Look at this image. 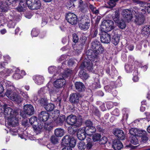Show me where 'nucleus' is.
I'll return each instance as SVG.
<instances>
[{
  "mask_svg": "<svg viewBox=\"0 0 150 150\" xmlns=\"http://www.w3.org/2000/svg\"><path fill=\"white\" fill-rule=\"evenodd\" d=\"M1 82L4 88H8L5 93V95L8 98L18 103H20L23 101V98L13 91L15 90V88L11 81L4 79Z\"/></svg>",
  "mask_w": 150,
  "mask_h": 150,
  "instance_id": "nucleus-1",
  "label": "nucleus"
},
{
  "mask_svg": "<svg viewBox=\"0 0 150 150\" xmlns=\"http://www.w3.org/2000/svg\"><path fill=\"white\" fill-rule=\"evenodd\" d=\"M4 114L5 119L7 120L11 119L14 117L19 116V114L17 110H13L10 107H5Z\"/></svg>",
  "mask_w": 150,
  "mask_h": 150,
  "instance_id": "nucleus-2",
  "label": "nucleus"
},
{
  "mask_svg": "<svg viewBox=\"0 0 150 150\" xmlns=\"http://www.w3.org/2000/svg\"><path fill=\"white\" fill-rule=\"evenodd\" d=\"M114 27V23L112 21L105 20L102 23L101 30L102 31L108 32L111 30Z\"/></svg>",
  "mask_w": 150,
  "mask_h": 150,
  "instance_id": "nucleus-3",
  "label": "nucleus"
},
{
  "mask_svg": "<svg viewBox=\"0 0 150 150\" xmlns=\"http://www.w3.org/2000/svg\"><path fill=\"white\" fill-rule=\"evenodd\" d=\"M28 7L31 10H37L40 8L41 5L39 0H26Z\"/></svg>",
  "mask_w": 150,
  "mask_h": 150,
  "instance_id": "nucleus-4",
  "label": "nucleus"
},
{
  "mask_svg": "<svg viewBox=\"0 0 150 150\" xmlns=\"http://www.w3.org/2000/svg\"><path fill=\"white\" fill-rule=\"evenodd\" d=\"M66 19L69 23L72 25H76L78 21L77 16L71 13H69L66 16Z\"/></svg>",
  "mask_w": 150,
  "mask_h": 150,
  "instance_id": "nucleus-5",
  "label": "nucleus"
},
{
  "mask_svg": "<svg viewBox=\"0 0 150 150\" xmlns=\"http://www.w3.org/2000/svg\"><path fill=\"white\" fill-rule=\"evenodd\" d=\"M80 100V95L78 93H73L70 94L69 101L72 104H77Z\"/></svg>",
  "mask_w": 150,
  "mask_h": 150,
  "instance_id": "nucleus-6",
  "label": "nucleus"
},
{
  "mask_svg": "<svg viewBox=\"0 0 150 150\" xmlns=\"http://www.w3.org/2000/svg\"><path fill=\"white\" fill-rule=\"evenodd\" d=\"M134 22L137 25H139L144 23L145 20V16L143 14H136L135 15Z\"/></svg>",
  "mask_w": 150,
  "mask_h": 150,
  "instance_id": "nucleus-7",
  "label": "nucleus"
},
{
  "mask_svg": "<svg viewBox=\"0 0 150 150\" xmlns=\"http://www.w3.org/2000/svg\"><path fill=\"white\" fill-rule=\"evenodd\" d=\"M101 34H99L100 35V41L102 43L108 44L111 40V36L110 34L107 33V32L102 31Z\"/></svg>",
  "mask_w": 150,
  "mask_h": 150,
  "instance_id": "nucleus-8",
  "label": "nucleus"
},
{
  "mask_svg": "<svg viewBox=\"0 0 150 150\" xmlns=\"http://www.w3.org/2000/svg\"><path fill=\"white\" fill-rule=\"evenodd\" d=\"M112 132L119 139L123 140L125 139V135L122 129L118 128H115L113 129Z\"/></svg>",
  "mask_w": 150,
  "mask_h": 150,
  "instance_id": "nucleus-9",
  "label": "nucleus"
},
{
  "mask_svg": "<svg viewBox=\"0 0 150 150\" xmlns=\"http://www.w3.org/2000/svg\"><path fill=\"white\" fill-rule=\"evenodd\" d=\"M112 147L115 150H120L123 148V146L119 140L115 139L112 142Z\"/></svg>",
  "mask_w": 150,
  "mask_h": 150,
  "instance_id": "nucleus-10",
  "label": "nucleus"
},
{
  "mask_svg": "<svg viewBox=\"0 0 150 150\" xmlns=\"http://www.w3.org/2000/svg\"><path fill=\"white\" fill-rule=\"evenodd\" d=\"M91 62L89 60L84 61L81 63L80 67L81 68L87 69L89 71H91L93 69V66Z\"/></svg>",
  "mask_w": 150,
  "mask_h": 150,
  "instance_id": "nucleus-11",
  "label": "nucleus"
},
{
  "mask_svg": "<svg viewBox=\"0 0 150 150\" xmlns=\"http://www.w3.org/2000/svg\"><path fill=\"white\" fill-rule=\"evenodd\" d=\"M66 83V80L64 79L61 78L55 81L54 85L55 87L60 88L64 87Z\"/></svg>",
  "mask_w": 150,
  "mask_h": 150,
  "instance_id": "nucleus-12",
  "label": "nucleus"
},
{
  "mask_svg": "<svg viewBox=\"0 0 150 150\" xmlns=\"http://www.w3.org/2000/svg\"><path fill=\"white\" fill-rule=\"evenodd\" d=\"M24 110L27 115H31L33 114L35 110L33 106L30 104L26 105L24 106Z\"/></svg>",
  "mask_w": 150,
  "mask_h": 150,
  "instance_id": "nucleus-13",
  "label": "nucleus"
},
{
  "mask_svg": "<svg viewBox=\"0 0 150 150\" xmlns=\"http://www.w3.org/2000/svg\"><path fill=\"white\" fill-rule=\"evenodd\" d=\"M28 4L26 0H21L20 1L19 5L17 9L19 12H24L27 9Z\"/></svg>",
  "mask_w": 150,
  "mask_h": 150,
  "instance_id": "nucleus-14",
  "label": "nucleus"
},
{
  "mask_svg": "<svg viewBox=\"0 0 150 150\" xmlns=\"http://www.w3.org/2000/svg\"><path fill=\"white\" fill-rule=\"evenodd\" d=\"M88 58L91 61H94L97 57V55L96 54L94 50H89L86 52Z\"/></svg>",
  "mask_w": 150,
  "mask_h": 150,
  "instance_id": "nucleus-15",
  "label": "nucleus"
},
{
  "mask_svg": "<svg viewBox=\"0 0 150 150\" xmlns=\"http://www.w3.org/2000/svg\"><path fill=\"white\" fill-rule=\"evenodd\" d=\"M66 120L67 124L73 125L76 123L77 121V118L75 115L71 114L67 116Z\"/></svg>",
  "mask_w": 150,
  "mask_h": 150,
  "instance_id": "nucleus-16",
  "label": "nucleus"
},
{
  "mask_svg": "<svg viewBox=\"0 0 150 150\" xmlns=\"http://www.w3.org/2000/svg\"><path fill=\"white\" fill-rule=\"evenodd\" d=\"M122 15L123 17L126 19V20L128 21H130L132 18L131 11L127 9L123 11Z\"/></svg>",
  "mask_w": 150,
  "mask_h": 150,
  "instance_id": "nucleus-17",
  "label": "nucleus"
},
{
  "mask_svg": "<svg viewBox=\"0 0 150 150\" xmlns=\"http://www.w3.org/2000/svg\"><path fill=\"white\" fill-rule=\"evenodd\" d=\"M38 117L40 121L46 122L49 117V115L45 111H42L38 114Z\"/></svg>",
  "mask_w": 150,
  "mask_h": 150,
  "instance_id": "nucleus-18",
  "label": "nucleus"
},
{
  "mask_svg": "<svg viewBox=\"0 0 150 150\" xmlns=\"http://www.w3.org/2000/svg\"><path fill=\"white\" fill-rule=\"evenodd\" d=\"M18 116L17 117H14L11 119H9L7 120L8 124L9 125L13 127H15L18 125Z\"/></svg>",
  "mask_w": 150,
  "mask_h": 150,
  "instance_id": "nucleus-19",
  "label": "nucleus"
},
{
  "mask_svg": "<svg viewBox=\"0 0 150 150\" xmlns=\"http://www.w3.org/2000/svg\"><path fill=\"white\" fill-rule=\"evenodd\" d=\"M112 34L113 36L112 42L115 45H116L119 43L120 37L117 34L116 30H113Z\"/></svg>",
  "mask_w": 150,
  "mask_h": 150,
  "instance_id": "nucleus-20",
  "label": "nucleus"
},
{
  "mask_svg": "<svg viewBox=\"0 0 150 150\" xmlns=\"http://www.w3.org/2000/svg\"><path fill=\"white\" fill-rule=\"evenodd\" d=\"M33 127L35 132L37 133H40L44 127V123L40 122L38 123L37 125H33Z\"/></svg>",
  "mask_w": 150,
  "mask_h": 150,
  "instance_id": "nucleus-21",
  "label": "nucleus"
},
{
  "mask_svg": "<svg viewBox=\"0 0 150 150\" xmlns=\"http://www.w3.org/2000/svg\"><path fill=\"white\" fill-rule=\"evenodd\" d=\"M86 134L91 136L96 131V129L94 126H91L90 127H85L84 129Z\"/></svg>",
  "mask_w": 150,
  "mask_h": 150,
  "instance_id": "nucleus-22",
  "label": "nucleus"
},
{
  "mask_svg": "<svg viewBox=\"0 0 150 150\" xmlns=\"http://www.w3.org/2000/svg\"><path fill=\"white\" fill-rule=\"evenodd\" d=\"M75 85L76 89L78 91L82 92L84 91L85 86L82 82H76Z\"/></svg>",
  "mask_w": 150,
  "mask_h": 150,
  "instance_id": "nucleus-23",
  "label": "nucleus"
},
{
  "mask_svg": "<svg viewBox=\"0 0 150 150\" xmlns=\"http://www.w3.org/2000/svg\"><path fill=\"white\" fill-rule=\"evenodd\" d=\"M79 23H86L87 24L88 23H90L89 17L86 15H84L81 16L79 18Z\"/></svg>",
  "mask_w": 150,
  "mask_h": 150,
  "instance_id": "nucleus-24",
  "label": "nucleus"
},
{
  "mask_svg": "<svg viewBox=\"0 0 150 150\" xmlns=\"http://www.w3.org/2000/svg\"><path fill=\"white\" fill-rule=\"evenodd\" d=\"M65 120V116L64 115H61L59 117H57L56 119H54V120L57 124L61 125L63 123Z\"/></svg>",
  "mask_w": 150,
  "mask_h": 150,
  "instance_id": "nucleus-25",
  "label": "nucleus"
},
{
  "mask_svg": "<svg viewBox=\"0 0 150 150\" xmlns=\"http://www.w3.org/2000/svg\"><path fill=\"white\" fill-rule=\"evenodd\" d=\"M82 132L79 129L77 133V136L78 139L80 140H82L85 139L86 138V133L84 129H81Z\"/></svg>",
  "mask_w": 150,
  "mask_h": 150,
  "instance_id": "nucleus-26",
  "label": "nucleus"
},
{
  "mask_svg": "<svg viewBox=\"0 0 150 150\" xmlns=\"http://www.w3.org/2000/svg\"><path fill=\"white\" fill-rule=\"evenodd\" d=\"M64 134V130L61 128H57L54 130V134L58 137H62Z\"/></svg>",
  "mask_w": 150,
  "mask_h": 150,
  "instance_id": "nucleus-27",
  "label": "nucleus"
},
{
  "mask_svg": "<svg viewBox=\"0 0 150 150\" xmlns=\"http://www.w3.org/2000/svg\"><path fill=\"white\" fill-rule=\"evenodd\" d=\"M79 23V25L80 28L82 30H88L89 28L90 23Z\"/></svg>",
  "mask_w": 150,
  "mask_h": 150,
  "instance_id": "nucleus-28",
  "label": "nucleus"
},
{
  "mask_svg": "<svg viewBox=\"0 0 150 150\" xmlns=\"http://www.w3.org/2000/svg\"><path fill=\"white\" fill-rule=\"evenodd\" d=\"M129 139V140L132 144L134 145H137L139 144L138 137L137 136L131 135Z\"/></svg>",
  "mask_w": 150,
  "mask_h": 150,
  "instance_id": "nucleus-29",
  "label": "nucleus"
},
{
  "mask_svg": "<svg viewBox=\"0 0 150 150\" xmlns=\"http://www.w3.org/2000/svg\"><path fill=\"white\" fill-rule=\"evenodd\" d=\"M12 70L11 69H5L1 73V75L5 77L10 75L12 72Z\"/></svg>",
  "mask_w": 150,
  "mask_h": 150,
  "instance_id": "nucleus-30",
  "label": "nucleus"
},
{
  "mask_svg": "<svg viewBox=\"0 0 150 150\" xmlns=\"http://www.w3.org/2000/svg\"><path fill=\"white\" fill-rule=\"evenodd\" d=\"M79 75L80 77L83 80H86L89 77L88 74L83 70L79 71Z\"/></svg>",
  "mask_w": 150,
  "mask_h": 150,
  "instance_id": "nucleus-31",
  "label": "nucleus"
},
{
  "mask_svg": "<svg viewBox=\"0 0 150 150\" xmlns=\"http://www.w3.org/2000/svg\"><path fill=\"white\" fill-rule=\"evenodd\" d=\"M90 35L93 38L96 37L98 34V28L95 27H92L91 29Z\"/></svg>",
  "mask_w": 150,
  "mask_h": 150,
  "instance_id": "nucleus-32",
  "label": "nucleus"
},
{
  "mask_svg": "<svg viewBox=\"0 0 150 150\" xmlns=\"http://www.w3.org/2000/svg\"><path fill=\"white\" fill-rule=\"evenodd\" d=\"M101 44L100 42L97 40L93 41L91 43V47L93 50Z\"/></svg>",
  "mask_w": 150,
  "mask_h": 150,
  "instance_id": "nucleus-33",
  "label": "nucleus"
},
{
  "mask_svg": "<svg viewBox=\"0 0 150 150\" xmlns=\"http://www.w3.org/2000/svg\"><path fill=\"white\" fill-rule=\"evenodd\" d=\"M94 51L97 55V54H101L103 53L104 51L103 47L102 45L101 44L97 47L96 49L94 50Z\"/></svg>",
  "mask_w": 150,
  "mask_h": 150,
  "instance_id": "nucleus-34",
  "label": "nucleus"
},
{
  "mask_svg": "<svg viewBox=\"0 0 150 150\" xmlns=\"http://www.w3.org/2000/svg\"><path fill=\"white\" fill-rule=\"evenodd\" d=\"M44 80L43 77L40 75H37L35 76V81L38 84L40 85L43 83Z\"/></svg>",
  "mask_w": 150,
  "mask_h": 150,
  "instance_id": "nucleus-35",
  "label": "nucleus"
},
{
  "mask_svg": "<svg viewBox=\"0 0 150 150\" xmlns=\"http://www.w3.org/2000/svg\"><path fill=\"white\" fill-rule=\"evenodd\" d=\"M71 138L69 135H66L62 139V142L64 144H65L67 146H68V144L69 143V141Z\"/></svg>",
  "mask_w": 150,
  "mask_h": 150,
  "instance_id": "nucleus-36",
  "label": "nucleus"
},
{
  "mask_svg": "<svg viewBox=\"0 0 150 150\" xmlns=\"http://www.w3.org/2000/svg\"><path fill=\"white\" fill-rule=\"evenodd\" d=\"M20 70L19 69H17L16 71L15 72L13 75V78L16 80L22 78L23 76L20 74Z\"/></svg>",
  "mask_w": 150,
  "mask_h": 150,
  "instance_id": "nucleus-37",
  "label": "nucleus"
},
{
  "mask_svg": "<svg viewBox=\"0 0 150 150\" xmlns=\"http://www.w3.org/2000/svg\"><path fill=\"white\" fill-rule=\"evenodd\" d=\"M120 14L118 11H115V13L112 15L113 20L116 23H118L119 21Z\"/></svg>",
  "mask_w": 150,
  "mask_h": 150,
  "instance_id": "nucleus-38",
  "label": "nucleus"
},
{
  "mask_svg": "<svg viewBox=\"0 0 150 150\" xmlns=\"http://www.w3.org/2000/svg\"><path fill=\"white\" fill-rule=\"evenodd\" d=\"M44 108L47 111L50 112L53 110L54 105L52 103H47Z\"/></svg>",
  "mask_w": 150,
  "mask_h": 150,
  "instance_id": "nucleus-39",
  "label": "nucleus"
},
{
  "mask_svg": "<svg viewBox=\"0 0 150 150\" xmlns=\"http://www.w3.org/2000/svg\"><path fill=\"white\" fill-rule=\"evenodd\" d=\"M73 71L72 70L70 69H68L65 70L62 74L64 77H67L70 76L72 74Z\"/></svg>",
  "mask_w": 150,
  "mask_h": 150,
  "instance_id": "nucleus-40",
  "label": "nucleus"
},
{
  "mask_svg": "<svg viewBox=\"0 0 150 150\" xmlns=\"http://www.w3.org/2000/svg\"><path fill=\"white\" fill-rule=\"evenodd\" d=\"M77 146L80 150H84L86 147L85 143L83 141H80L77 144Z\"/></svg>",
  "mask_w": 150,
  "mask_h": 150,
  "instance_id": "nucleus-41",
  "label": "nucleus"
},
{
  "mask_svg": "<svg viewBox=\"0 0 150 150\" xmlns=\"http://www.w3.org/2000/svg\"><path fill=\"white\" fill-rule=\"evenodd\" d=\"M118 0H109L108 2V7L109 8H112L114 7L116 4V3L118 1Z\"/></svg>",
  "mask_w": 150,
  "mask_h": 150,
  "instance_id": "nucleus-42",
  "label": "nucleus"
},
{
  "mask_svg": "<svg viewBox=\"0 0 150 150\" xmlns=\"http://www.w3.org/2000/svg\"><path fill=\"white\" fill-rule=\"evenodd\" d=\"M57 136L55 135L52 136L50 138L51 142L54 144H55L59 142V139Z\"/></svg>",
  "mask_w": 150,
  "mask_h": 150,
  "instance_id": "nucleus-43",
  "label": "nucleus"
},
{
  "mask_svg": "<svg viewBox=\"0 0 150 150\" xmlns=\"http://www.w3.org/2000/svg\"><path fill=\"white\" fill-rule=\"evenodd\" d=\"M132 1L134 3L139 4L140 6L144 7L145 8L146 2L145 1H142L138 0H132Z\"/></svg>",
  "mask_w": 150,
  "mask_h": 150,
  "instance_id": "nucleus-44",
  "label": "nucleus"
},
{
  "mask_svg": "<svg viewBox=\"0 0 150 150\" xmlns=\"http://www.w3.org/2000/svg\"><path fill=\"white\" fill-rule=\"evenodd\" d=\"M142 30L145 34H150V25H147L144 26Z\"/></svg>",
  "mask_w": 150,
  "mask_h": 150,
  "instance_id": "nucleus-45",
  "label": "nucleus"
},
{
  "mask_svg": "<svg viewBox=\"0 0 150 150\" xmlns=\"http://www.w3.org/2000/svg\"><path fill=\"white\" fill-rule=\"evenodd\" d=\"M101 135L98 133H95L93 134L92 137V139L94 142H97L100 139Z\"/></svg>",
  "mask_w": 150,
  "mask_h": 150,
  "instance_id": "nucleus-46",
  "label": "nucleus"
},
{
  "mask_svg": "<svg viewBox=\"0 0 150 150\" xmlns=\"http://www.w3.org/2000/svg\"><path fill=\"white\" fill-rule=\"evenodd\" d=\"M116 23L118 24V26L121 29H123L126 26L125 22L122 20L119 21L118 23Z\"/></svg>",
  "mask_w": 150,
  "mask_h": 150,
  "instance_id": "nucleus-47",
  "label": "nucleus"
},
{
  "mask_svg": "<svg viewBox=\"0 0 150 150\" xmlns=\"http://www.w3.org/2000/svg\"><path fill=\"white\" fill-rule=\"evenodd\" d=\"M138 130L136 128H132L129 130V133L131 135L137 136L138 134Z\"/></svg>",
  "mask_w": 150,
  "mask_h": 150,
  "instance_id": "nucleus-48",
  "label": "nucleus"
},
{
  "mask_svg": "<svg viewBox=\"0 0 150 150\" xmlns=\"http://www.w3.org/2000/svg\"><path fill=\"white\" fill-rule=\"evenodd\" d=\"M39 33V31L38 29L36 28H34L31 31V34L32 36L36 37L38 35Z\"/></svg>",
  "mask_w": 150,
  "mask_h": 150,
  "instance_id": "nucleus-49",
  "label": "nucleus"
},
{
  "mask_svg": "<svg viewBox=\"0 0 150 150\" xmlns=\"http://www.w3.org/2000/svg\"><path fill=\"white\" fill-rule=\"evenodd\" d=\"M147 135V133L146 132L143 130H139L138 132V134H137V136L140 137L145 136V135Z\"/></svg>",
  "mask_w": 150,
  "mask_h": 150,
  "instance_id": "nucleus-50",
  "label": "nucleus"
},
{
  "mask_svg": "<svg viewBox=\"0 0 150 150\" xmlns=\"http://www.w3.org/2000/svg\"><path fill=\"white\" fill-rule=\"evenodd\" d=\"M47 89L45 87L41 88L38 91V94L40 96H43L46 92Z\"/></svg>",
  "mask_w": 150,
  "mask_h": 150,
  "instance_id": "nucleus-51",
  "label": "nucleus"
},
{
  "mask_svg": "<svg viewBox=\"0 0 150 150\" xmlns=\"http://www.w3.org/2000/svg\"><path fill=\"white\" fill-rule=\"evenodd\" d=\"M40 104L44 108V106L47 103V101L46 99L45 98H41L39 100Z\"/></svg>",
  "mask_w": 150,
  "mask_h": 150,
  "instance_id": "nucleus-52",
  "label": "nucleus"
},
{
  "mask_svg": "<svg viewBox=\"0 0 150 150\" xmlns=\"http://www.w3.org/2000/svg\"><path fill=\"white\" fill-rule=\"evenodd\" d=\"M76 144V141L74 139V138H72L69 141V143L68 144V146H69V147H70L71 148V147H74Z\"/></svg>",
  "mask_w": 150,
  "mask_h": 150,
  "instance_id": "nucleus-53",
  "label": "nucleus"
},
{
  "mask_svg": "<svg viewBox=\"0 0 150 150\" xmlns=\"http://www.w3.org/2000/svg\"><path fill=\"white\" fill-rule=\"evenodd\" d=\"M125 69L127 72H131L133 69V66L131 64H126L125 66Z\"/></svg>",
  "mask_w": 150,
  "mask_h": 150,
  "instance_id": "nucleus-54",
  "label": "nucleus"
},
{
  "mask_svg": "<svg viewBox=\"0 0 150 150\" xmlns=\"http://www.w3.org/2000/svg\"><path fill=\"white\" fill-rule=\"evenodd\" d=\"M37 118L35 116H32L29 119V122L30 124L33 125L35 122H37Z\"/></svg>",
  "mask_w": 150,
  "mask_h": 150,
  "instance_id": "nucleus-55",
  "label": "nucleus"
},
{
  "mask_svg": "<svg viewBox=\"0 0 150 150\" xmlns=\"http://www.w3.org/2000/svg\"><path fill=\"white\" fill-rule=\"evenodd\" d=\"M87 140V143L86 146V147L87 149H90L91 148L92 146V141H91V139L90 138H88Z\"/></svg>",
  "mask_w": 150,
  "mask_h": 150,
  "instance_id": "nucleus-56",
  "label": "nucleus"
},
{
  "mask_svg": "<svg viewBox=\"0 0 150 150\" xmlns=\"http://www.w3.org/2000/svg\"><path fill=\"white\" fill-rule=\"evenodd\" d=\"M18 1V0H6V4L8 6L11 4L14 5Z\"/></svg>",
  "mask_w": 150,
  "mask_h": 150,
  "instance_id": "nucleus-57",
  "label": "nucleus"
},
{
  "mask_svg": "<svg viewBox=\"0 0 150 150\" xmlns=\"http://www.w3.org/2000/svg\"><path fill=\"white\" fill-rule=\"evenodd\" d=\"M85 124L86 126L85 127H90L93 126V123L90 120H87L85 122Z\"/></svg>",
  "mask_w": 150,
  "mask_h": 150,
  "instance_id": "nucleus-58",
  "label": "nucleus"
},
{
  "mask_svg": "<svg viewBox=\"0 0 150 150\" xmlns=\"http://www.w3.org/2000/svg\"><path fill=\"white\" fill-rule=\"evenodd\" d=\"M108 139L105 137H103L99 141V143L100 144H105L107 142Z\"/></svg>",
  "mask_w": 150,
  "mask_h": 150,
  "instance_id": "nucleus-59",
  "label": "nucleus"
},
{
  "mask_svg": "<svg viewBox=\"0 0 150 150\" xmlns=\"http://www.w3.org/2000/svg\"><path fill=\"white\" fill-rule=\"evenodd\" d=\"M72 40L73 42L76 43L78 42L79 40V38L78 35L75 33L72 34Z\"/></svg>",
  "mask_w": 150,
  "mask_h": 150,
  "instance_id": "nucleus-60",
  "label": "nucleus"
},
{
  "mask_svg": "<svg viewBox=\"0 0 150 150\" xmlns=\"http://www.w3.org/2000/svg\"><path fill=\"white\" fill-rule=\"evenodd\" d=\"M133 11V13H135V15H139L140 13L141 14L140 9L136 7H135L134 8Z\"/></svg>",
  "mask_w": 150,
  "mask_h": 150,
  "instance_id": "nucleus-61",
  "label": "nucleus"
},
{
  "mask_svg": "<svg viewBox=\"0 0 150 150\" xmlns=\"http://www.w3.org/2000/svg\"><path fill=\"white\" fill-rule=\"evenodd\" d=\"M44 127L46 129V130L48 131H50L52 127L48 123H44Z\"/></svg>",
  "mask_w": 150,
  "mask_h": 150,
  "instance_id": "nucleus-62",
  "label": "nucleus"
},
{
  "mask_svg": "<svg viewBox=\"0 0 150 150\" xmlns=\"http://www.w3.org/2000/svg\"><path fill=\"white\" fill-rule=\"evenodd\" d=\"M148 140V138L147 137V135L141 137L140 141L143 143L146 142Z\"/></svg>",
  "mask_w": 150,
  "mask_h": 150,
  "instance_id": "nucleus-63",
  "label": "nucleus"
},
{
  "mask_svg": "<svg viewBox=\"0 0 150 150\" xmlns=\"http://www.w3.org/2000/svg\"><path fill=\"white\" fill-rule=\"evenodd\" d=\"M93 88H97L100 87V86L99 82H95L93 84Z\"/></svg>",
  "mask_w": 150,
  "mask_h": 150,
  "instance_id": "nucleus-64",
  "label": "nucleus"
}]
</instances>
